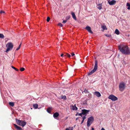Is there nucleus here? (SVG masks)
I'll use <instances>...</instances> for the list:
<instances>
[{
	"mask_svg": "<svg viewBox=\"0 0 130 130\" xmlns=\"http://www.w3.org/2000/svg\"><path fill=\"white\" fill-rule=\"evenodd\" d=\"M119 50L122 54L125 55L130 54V49L127 46L121 44L118 46Z\"/></svg>",
	"mask_w": 130,
	"mask_h": 130,
	"instance_id": "f257e3e1",
	"label": "nucleus"
},
{
	"mask_svg": "<svg viewBox=\"0 0 130 130\" xmlns=\"http://www.w3.org/2000/svg\"><path fill=\"white\" fill-rule=\"evenodd\" d=\"M15 121L18 125L21 126L22 127L24 126L26 124V122L24 121L23 120H18L17 119H15Z\"/></svg>",
	"mask_w": 130,
	"mask_h": 130,
	"instance_id": "f03ea898",
	"label": "nucleus"
},
{
	"mask_svg": "<svg viewBox=\"0 0 130 130\" xmlns=\"http://www.w3.org/2000/svg\"><path fill=\"white\" fill-rule=\"evenodd\" d=\"M98 68V62L97 61H96L95 63L94 67V69L91 70L90 72L88 73V76H90L94 72L96 71L97 69Z\"/></svg>",
	"mask_w": 130,
	"mask_h": 130,
	"instance_id": "7ed1b4c3",
	"label": "nucleus"
},
{
	"mask_svg": "<svg viewBox=\"0 0 130 130\" xmlns=\"http://www.w3.org/2000/svg\"><path fill=\"white\" fill-rule=\"evenodd\" d=\"M119 90L121 91H123L126 87L125 83L123 82H121L119 84Z\"/></svg>",
	"mask_w": 130,
	"mask_h": 130,
	"instance_id": "20e7f679",
	"label": "nucleus"
},
{
	"mask_svg": "<svg viewBox=\"0 0 130 130\" xmlns=\"http://www.w3.org/2000/svg\"><path fill=\"white\" fill-rule=\"evenodd\" d=\"M94 120L93 117L91 116L89 118L88 120L87 123V126L88 127H89L92 124Z\"/></svg>",
	"mask_w": 130,
	"mask_h": 130,
	"instance_id": "39448f33",
	"label": "nucleus"
},
{
	"mask_svg": "<svg viewBox=\"0 0 130 130\" xmlns=\"http://www.w3.org/2000/svg\"><path fill=\"white\" fill-rule=\"evenodd\" d=\"M6 46L7 47V48L6 50V52H7L12 49L13 47V45L12 43L11 42H9L7 44Z\"/></svg>",
	"mask_w": 130,
	"mask_h": 130,
	"instance_id": "423d86ee",
	"label": "nucleus"
},
{
	"mask_svg": "<svg viewBox=\"0 0 130 130\" xmlns=\"http://www.w3.org/2000/svg\"><path fill=\"white\" fill-rule=\"evenodd\" d=\"M108 98L113 101H115L118 100L117 98L113 94L110 95L109 96Z\"/></svg>",
	"mask_w": 130,
	"mask_h": 130,
	"instance_id": "0eeeda50",
	"label": "nucleus"
},
{
	"mask_svg": "<svg viewBox=\"0 0 130 130\" xmlns=\"http://www.w3.org/2000/svg\"><path fill=\"white\" fill-rule=\"evenodd\" d=\"M108 3L111 5H113L115 4L116 3V1L115 0L111 1L110 0H107Z\"/></svg>",
	"mask_w": 130,
	"mask_h": 130,
	"instance_id": "6e6552de",
	"label": "nucleus"
},
{
	"mask_svg": "<svg viewBox=\"0 0 130 130\" xmlns=\"http://www.w3.org/2000/svg\"><path fill=\"white\" fill-rule=\"evenodd\" d=\"M82 114L83 115H86L90 111L89 110H87L85 109L82 110Z\"/></svg>",
	"mask_w": 130,
	"mask_h": 130,
	"instance_id": "1a4fd4ad",
	"label": "nucleus"
},
{
	"mask_svg": "<svg viewBox=\"0 0 130 130\" xmlns=\"http://www.w3.org/2000/svg\"><path fill=\"white\" fill-rule=\"evenodd\" d=\"M85 28L88 30V31L89 33H90L91 34L93 33V32L92 31H91V28L90 27L88 26H87Z\"/></svg>",
	"mask_w": 130,
	"mask_h": 130,
	"instance_id": "9d476101",
	"label": "nucleus"
},
{
	"mask_svg": "<svg viewBox=\"0 0 130 130\" xmlns=\"http://www.w3.org/2000/svg\"><path fill=\"white\" fill-rule=\"evenodd\" d=\"M94 94L98 97H99L101 96V94L99 92H95L94 93Z\"/></svg>",
	"mask_w": 130,
	"mask_h": 130,
	"instance_id": "9b49d317",
	"label": "nucleus"
},
{
	"mask_svg": "<svg viewBox=\"0 0 130 130\" xmlns=\"http://www.w3.org/2000/svg\"><path fill=\"white\" fill-rule=\"evenodd\" d=\"M14 125L17 130H22V129L20 127L18 126L17 125L15 124H14Z\"/></svg>",
	"mask_w": 130,
	"mask_h": 130,
	"instance_id": "f8f14e48",
	"label": "nucleus"
},
{
	"mask_svg": "<svg viewBox=\"0 0 130 130\" xmlns=\"http://www.w3.org/2000/svg\"><path fill=\"white\" fill-rule=\"evenodd\" d=\"M71 14L72 15V17L75 20H76V17L74 13L73 12H72L71 13Z\"/></svg>",
	"mask_w": 130,
	"mask_h": 130,
	"instance_id": "ddd939ff",
	"label": "nucleus"
},
{
	"mask_svg": "<svg viewBox=\"0 0 130 130\" xmlns=\"http://www.w3.org/2000/svg\"><path fill=\"white\" fill-rule=\"evenodd\" d=\"M59 116V114L57 112L53 114V117L54 118L57 117Z\"/></svg>",
	"mask_w": 130,
	"mask_h": 130,
	"instance_id": "4468645a",
	"label": "nucleus"
},
{
	"mask_svg": "<svg viewBox=\"0 0 130 130\" xmlns=\"http://www.w3.org/2000/svg\"><path fill=\"white\" fill-rule=\"evenodd\" d=\"M102 3L98 4L97 6H98V8L99 9L101 10L102 9Z\"/></svg>",
	"mask_w": 130,
	"mask_h": 130,
	"instance_id": "2eb2a0df",
	"label": "nucleus"
},
{
	"mask_svg": "<svg viewBox=\"0 0 130 130\" xmlns=\"http://www.w3.org/2000/svg\"><path fill=\"white\" fill-rule=\"evenodd\" d=\"M72 109L73 110H76L77 109V108L76 107L75 104L74 106L73 105Z\"/></svg>",
	"mask_w": 130,
	"mask_h": 130,
	"instance_id": "dca6fc26",
	"label": "nucleus"
},
{
	"mask_svg": "<svg viewBox=\"0 0 130 130\" xmlns=\"http://www.w3.org/2000/svg\"><path fill=\"white\" fill-rule=\"evenodd\" d=\"M33 106L35 109H36L38 108V105L37 104H34L33 105Z\"/></svg>",
	"mask_w": 130,
	"mask_h": 130,
	"instance_id": "f3484780",
	"label": "nucleus"
},
{
	"mask_svg": "<svg viewBox=\"0 0 130 130\" xmlns=\"http://www.w3.org/2000/svg\"><path fill=\"white\" fill-rule=\"evenodd\" d=\"M115 33L117 35H119L120 34L119 31L117 29H116L115 31Z\"/></svg>",
	"mask_w": 130,
	"mask_h": 130,
	"instance_id": "a211bd4d",
	"label": "nucleus"
},
{
	"mask_svg": "<svg viewBox=\"0 0 130 130\" xmlns=\"http://www.w3.org/2000/svg\"><path fill=\"white\" fill-rule=\"evenodd\" d=\"M126 5L127 6H128V8H127V9L128 10L130 9V3H127L126 4Z\"/></svg>",
	"mask_w": 130,
	"mask_h": 130,
	"instance_id": "6ab92c4d",
	"label": "nucleus"
},
{
	"mask_svg": "<svg viewBox=\"0 0 130 130\" xmlns=\"http://www.w3.org/2000/svg\"><path fill=\"white\" fill-rule=\"evenodd\" d=\"M9 104L12 107H13L14 105V103L13 102H9Z\"/></svg>",
	"mask_w": 130,
	"mask_h": 130,
	"instance_id": "aec40b11",
	"label": "nucleus"
},
{
	"mask_svg": "<svg viewBox=\"0 0 130 130\" xmlns=\"http://www.w3.org/2000/svg\"><path fill=\"white\" fill-rule=\"evenodd\" d=\"M51 108L50 107H49L47 108V111L48 112L50 113L51 112Z\"/></svg>",
	"mask_w": 130,
	"mask_h": 130,
	"instance_id": "412c9836",
	"label": "nucleus"
},
{
	"mask_svg": "<svg viewBox=\"0 0 130 130\" xmlns=\"http://www.w3.org/2000/svg\"><path fill=\"white\" fill-rule=\"evenodd\" d=\"M64 56H67L69 58L70 57H71V55L70 54L68 53L64 55Z\"/></svg>",
	"mask_w": 130,
	"mask_h": 130,
	"instance_id": "4be33fe9",
	"label": "nucleus"
},
{
	"mask_svg": "<svg viewBox=\"0 0 130 130\" xmlns=\"http://www.w3.org/2000/svg\"><path fill=\"white\" fill-rule=\"evenodd\" d=\"M61 99H63L65 100H66L67 99L66 97V95H62L61 96Z\"/></svg>",
	"mask_w": 130,
	"mask_h": 130,
	"instance_id": "5701e85b",
	"label": "nucleus"
},
{
	"mask_svg": "<svg viewBox=\"0 0 130 130\" xmlns=\"http://www.w3.org/2000/svg\"><path fill=\"white\" fill-rule=\"evenodd\" d=\"M4 37V36L3 34L0 33V38L3 39V38Z\"/></svg>",
	"mask_w": 130,
	"mask_h": 130,
	"instance_id": "b1692460",
	"label": "nucleus"
},
{
	"mask_svg": "<svg viewBox=\"0 0 130 130\" xmlns=\"http://www.w3.org/2000/svg\"><path fill=\"white\" fill-rule=\"evenodd\" d=\"M70 18V16L69 15V16H68L67 17H66V19L67 21V20H69Z\"/></svg>",
	"mask_w": 130,
	"mask_h": 130,
	"instance_id": "393cba45",
	"label": "nucleus"
},
{
	"mask_svg": "<svg viewBox=\"0 0 130 130\" xmlns=\"http://www.w3.org/2000/svg\"><path fill=\"white\" fill-rule=\"evenodd\" d=\"M11 67L12 68L14 69L16 71H19V70L18 69H17V68H15V67H14V66H11Z\"/></svg>",
	"mask_w": 130,
	"mask_h": 130,
	"instance_id": "a878e982",
	"label": "nucleus"
},
{
	"mask_svg": "<svg viewBox=\"0 0 130 130\" xmlns=\"http://www.w3.org/2000/svg\"><path fill=\"white\" fill-rule=\"evenodd\" d=\"M102 28L104 30L106 29H107L106 26L105 25H103L102 26Z\"/></svg>",
	"mask_w": 130,
	"mask_h": 130,
	"instance_id": "bb28decb",
	"label": "nucleus"
},
{
	"mask_svg": "<svg viewBox=\"0 0 130 130\" xmlns=\"http://www.w3.org/2000/svg\"><path fill=\"white\" fill-rule=\"evenodd\" d=\"M21 43L19 45V46L17 48V49H16V50H18L20 49V46H21Z\"/></svg>",
	"mask_w": 130,
	"mask_h": 130,
	"instance_id": "cd10ccee",
	"label": "nucleus"
},
{
	"mask_svg": "<svg viewBox=\"0 0 130 130\" xmlns=\"http://www.w3.org/2000/svg\"><path fill=\"white\" fill-rule=\"evenodd\" d=\"M50 18L49 17H47V20H46L47 21V22H49L50 20Z\"/></svg>",
	"mask_w": 130,
	"mask_h": 130,
	"instance_id": "c85d7f7f",
	"label": "nucleus"
},
{
	"mask_svg": "<svg viewBox=\"0 0 130 130\" xmlns=\"http://www.w3.org/2000/svg\"><path fill=\"white\" fill-rule=\"evenodd\" d=\"M24 70H25V69H24V68H21L20 69V70L21 71H24Z\"/></svg>",
	"mask_w": 130,
	"mask_h": 130,
	"instance_id": "c756f323",
	"label": "nucleus"
},
{
	"mask_svg": "<svg viewBox=\"0 0 130 130\" xmlns=\"http://www.w3.org/2000/svg\"><path fill=\"white\" fill-rule=\"evenodd\" d=\"M58 25L60 26L61 27H62L63 26V25L61 23H59L58 24Z\"/></svg>",
	"mask_w": 130,
	"mask_h": 130,
	"instance_id": "7c9ffc66",
	"label": "nucleus"
},
{
	"mask_svg": "<svg viewBox=\"0 0 130 130\" xmlns=\"http://www.w3.org/2000/svg\"><path fill=\"white\" fill-rule=\"evenodd\" d=\"M5 12L4 11H0V13L1 14L4 13L5 14Z\"/></svg>",
	"mask_w": 130,
	"mask_h": 130,
	"instance_id": "2f4dec72",
	"label": "nucleus"
},
{
	"mask_svg": "<svg viewBox=\"0 0 130 130\" xmlns=\"http://www.w3.org/2000/svg\"><path fill=\"white\" fill-rule=\"evenodd\" d=\"M105 35L106 36H107V37H109L111 36V35L108 34H106Z\"/></svg>",
	"mask_w": 130,
	"mask_h": 130,
	"instance_id": "473e14b6",
	"label": "nucleus"
},
{
	"mask_svg": "<svg viewBox=\"0 0 130 130\" xmlns=\"http://www.w3.org/2000/svg\"><path fill=\"white\" fill-rule=\"evenodd\" d=\"M67 22V21L66 20H64L63 21L62 23L64 24H65Z\"/></svg>",
	"mask_w": 130,
	"mask_h": 130,
	"instance_id": "72a5a7b5",
	"label": "nucleus"
},
{
	"mask_svg": "<svg viewBox=\"0 0 130 130\" xmlns=\"http://www.w3.org/2000/svg\"><path fill=\"white\" fill-rule=\"evenodd\" d=\"M83 114H82V113H79L78 114V115L79 116H80L81 117H82V115Z\"/></svg>",
	"mask_w": 130,
	"mask_h": 130,
	"instance_id": "f704fd0d",
	"label": "nucleus"
},
{
	"mask_svg": "<svg viewBox=\"0 0 130 130\" xmlns=\"http://www.w3.org/2000/svg\"><path fill=\"white\" fill-rule=\"evenodd\" d=\"M86 115L83 117V120H84L86 118Z\"/></svg>",
	"mask_w": 130,
	"mask_h": 130,
	"instance_id": "c9c22d12",
	"label": "nucleus"
},
{
	"mask_svg": "<svg viewBox=\"0 0 130 130\" xmlns=\"http://www.w3.org/2000/svg\"><path fill=\"white\" fill-rule=\"evenodd\" d=\"M71 55L72 56H73L75 55V54L73 53H72L71 54Z\"/></svg>",
	"mask_w": 130,
	"mask_h": 130,
	"instance_id": "e433bc0d",
	"label": "nucleus"
},
{
	"mask_svg": "<svg viewBox=\"0 0 130 130\" xmlns=\"http://www.w3.org/2000/svg\"><path fill=\"white\" fill-rule=\"evenodd\" d=\"M64 54H62L60 56H61V57H63V56H64Z\"/></svg>",
	"mask_w": 130,
	"mask_h": 130,
	"instance_id": "4c0bfd02",
	"label": "nucleus"
},
{
	"mask_svg": "<svg viewBox=\"0 0 130 130\" xmlns=\"http://www.w3.org/2000/svg\"><path fill=\"white\" fill-rule=\"evenodd\" d=\"M84 120H83L82 121V122H81V124H82L83 123V122H84Z\"/></svg>",
	"mask_w": 130,
	"mask_h": 130,
	"instance_id": "58836bf2",
	"label": "nucleus"
},
{
	"mask_svg": "<svg viewBox=\"0 0 130 130\" xmlns=\"http://www.w3.org/2000/svg\"><path fill=\"white\" fill-rule=\"evenodd\" d=\"M101 130H105V129L103 128H102Z\"/></svg>",
	"mask_w": 130,
	"mask_h": 130,
	"instance_id": "ea45409f",
	"label": "nucleus"
},
{
	"mask_svg": "<svg viewBox=\"0 0 130 130\" xmlns=\"http://www.w3.org/2000/svg\"><path fill=\"white\" fill-rule=\"evenodd\" d=\"M65 130H70L68 128H67Z\"/></svg>",
	"mask_w": 130,
	"mask_h": 130,
	"instance_id": "a19ab883",
	"label": "nucleus"
},
{
	"mask_svg": "<svg viewBox=\"0 0 130 130\" xmlns=\"http://www.w3.org/2000/svg\"><path fill=\"white\" fill-rule=\"evenodd\" d=\"M92 130H94V128H93L92 127Z\"/></svg>",
	"mask_w": 130,
	"mask_h": 130,
	"instance_id": "79ce46f5",
	"label": "nucleus"
},
{
	"mask_svg": "<svg viewBox=\"0 0 130 130\" xmlns=\"http://www.w3.org/2000/svg\"><path fill=\"white\" fill-rule=\"evenodd\" d=\"M78 113H77V114H76V116H77L78 115Z\"/></svg>",
	"mask_w": 130,
	"mask_h": 130,
	"instance_id": "37998d69",
	"label": "nucleus"
},
{
	"mask_svg": "<svg viewBox=\"0 0 130 130\" xmlns=\"http://www.w3.org/2000/svg\"><path fill=\"white\" fill-rule=\"evenodd\" d=\"M77 120V119H76V120Z\"/></svg>",
	"mask_w": 130,
	"mask_h": 130,
	"instance_id": "c03bdc74",
	"label": "nucleus"
},
{
	"mask_svg": "<svg viewBox=\"0 0 130 130\" xmlns=\"http://www.w3.org/2000/svg\"><path fill=\"white\" fill-rule=\"evenodd\" d=\"M71 130H73L72 129Z\"/></svg>",
	"mask_w": 130,
	"mask_h": 130,
	"instance_id": "a18cd8bd",
	"label": "nucleus"
}]
</instances>
